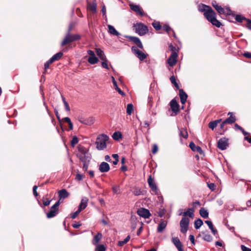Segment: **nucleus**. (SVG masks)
Instances as JSON below:
<instances>
[{"label": "nucleus", "instance_id": "obj_1", "mask_svg": "<svg viewBox=\"0 0 251 251\" xmlns=\"http://www.w3.org/2000/svg\"><path fill=\"white\" fill-rule=\"evenodd\" d=\"M199 10L204 12L203 14L206 19L213 25L217 27L221 26V23L216 19V13L210 6L204 4L200 5L199 6Z\"/></svg>", "mask_w": 251, "mask_h": 251}, {"label": "nucleus", "instance_id": "obj_2", "mask_svg": "<svg viewBox=\"0 0 251 251\" xmlns=\"http://www.w3.org/2000/svg\"><path fill=\"white\" fill-rule=\"evenodd\" d=\"M194 211L195 209L193 207L188 208L185 213H178V215L182 216V218L179 223L180 231L182 233H185L187 231L190 223L189 217L191 218H194Z\"/></svg>", "mask_w": 251, "mask_h": 251}, {"label": "nucleus", "instance_id": "obj_3", "mask_svg": "<svg viewBox=\"0 0 251 251\" xmlns=\"http://www.w3.org/2000/svg\"><path fill=\"white\" fill-rule=\"evenodd\" d=\"M109 139V137L105 134H101L98 136L96 139V148L98 150H103L107 147L106 142Z\"/></svg>", "mask_w": 251, "mask_h": 251}, {"label": "nucleus", "instance_id": "obj_4", "mask_svg": "<svg viewBox=\"0 0 251 251\" xmlns=\"http://www.w3.org/2000/svg\"><path fill=\"white\" fill-rule=\"evenodd\" d=\"M80 39V36L78 34L71 35L70 33H68L63 41L61 44L62 47L65 46L69 43L78 40Z\"/></svg>", "mask_w": 251, "mask_h": 251}, {"label": "nucleus", "instance_id": "obj_5", "mask_svg": "<svg viewBox=\"0 0 251 251\" xmlns=\"http://www.w3.org/2000/svg\"><path fill=\"white\" fill-rule=\"evenodd\" d=\"M135 32L140 36L145 35L148 31V27L145 25L139 23L134 25Z\"/></svg>", "mask_w": 251, "mask_h": 251}, {"label": "nucleus", "instance_id": "obj_6", "mask_svg": "<svg viewBox=\"0 0 251 251\" xmlns=\"http://www.w3.org/2000/svg\"><path fill=\"white\" fill-rule=\"evenodd\" d=\"M59 204L60 201H58L51 206L50 211L47 214V216L48 218H51L57 214Z\"/></svg>", "mask_w": 251, "mask_h": 251}, {"label": "nucleus", "instance_id": "obj_7", "mask_svg": "<svg viewBox=\"0 0 251 251\" xmlns=\"http://www.w3.org/2000/svg\"><path fill=\"white\" fill-rule=\"evenodd\" d=\"M131 50L140 60L142 61L147 57V54L139 50L136 47L133 46Z\"/></svg>", "mask_w": 251, "mask_h": 251}, {"label": "nucleus", "instance_id": "obj_8", "mask_svg": "<svg viewBox=\"0 0 251 251\" xmlns=\"http://www.w3.org/2000/svg\"><path fill=\"white\" fill-rule=\"evenodd\" d=\"M77 119L81 123L88 126H91L95 122V118L93 117L84 118L82 116H79Z\"/></svg>", "mask_w": 251, "mask_h": 251}, {"label": "nucleus", "instance_id": "obj_9", "mask_svg": "<svg viewBox=\"0 0 251 251\" xmlns=\"http://www.w3.org/2000/svg\"><path fill=\"white\" fill-rule=\"evenodd\" d=\"M77 156L83 163V167L87 168V163L90 161V157L88 155V153H78Z\"/></svg>", "mask_w": 251, "mask_h": 251}, {"label": "nucleus", "instance_id": "obj_10", "mask_svg": "<svg viewBox=\"0 0 251 251\" xmlns=\"http://www.w3.org/2000/svg\"><path fill=\"white\" fill-rule=\"evenodd\" d=\"M130 9L136 12L137 14H138L141 16H144V13L143 10L140 7L139 5L134 4L133 3H130L129 4Z\"/></svg>", "mask_w": 251, "mask_h": 251}, {"label": "nucleus", "instance_id": "obj_11", "mask_svg": "<svg viewBox=\"0 0 251 251\" xmlns=\"http://www.w3.org/2000/svg\"><path fill=\"white\" fill-rule=\"evenodd\" d=\"M137 214L144 218H149L151 216L150 211L146 208H141L139 209L137 211Z\"/></svg>", "mask_w": 251, "mask_h": 251}, {"label": "nucleus", "instance_id": "obj_12", "mask_svg": "<svg viewBox=\"0 0 251 251\" xmlns=\"http://www.w3.org/2000/svg\"><path fill=\"white\" fill-rule=\"evenodd\" d=\"M177 53H172L170 56L167 60V62L171 67L175 66L177 62Z\"/></svg>", "mask_w": 251, "mask_h": 251}, {"label": "nucleus", "instance_id": "obj_13", "mask_svg": "<svg viewBox=\"0 0 251 251\" xmlns=\"http://www.w3.org/2000/svg\"><path fill=\"white\" fill-rule=\"evenodd\" d=\"M228 146V140L226 138L219 139L218 142V147L221 150H226Z\"/></svg>", "mask_w": 251, "mask_h": 251}, {"label": "nucleus", "instance_id": "obj_14", "mask_svg": "<svg viewBox=\"0 0 251 251\" xmlns=\"http://www.w3.org/2000/svg\"><path fill=\"white\" fill-rule=\"evenodd\" d=\"M148 182L149 186L151 188V190L155 194H158V190L157 187L154 183L153 179L152 178L151 176H150L148 179Z\"/></svg>", "mask_w": 251, "mask_h": 251}, {"label": "nucleus", "instance_id": "obj_15", "mask_svg": "<svg viewBox=\"0 0 251 251\" xmlns=\"http://www.w3.org/2000/svg\"><path fill=\"white\" fill-rule=\"evenodd\" d=\"M172 241L178 251H183V245L178 237H173Z\"/></svg>", "mask_w": 251, "mask_h": 251}, {"label": "nucleus", "instance_id": "obj_16", "mask_svg": "<svg viewBox=\"0 0 251 251\" xmlns=\"http://www.w3.org/2000/svg\"><path fill=\"white\" fill-rule=\"evenodd\" d=\"M167 224V221L161 219L160 223L158 225L157 228V231L159 233L163 232L164 230L166 228Z\"/></svg>", "mask_w": 251, "mask_h": 251}, {"label": "nucleus", "instance_id": "obj_17", "mask_svg": "<svg viewBox=\"0 0 251 251\" xmlns=\"http://www.w3.org/2000/svg\"><path fill=\"white\" fill-rule=\"evenodd\" d=\"M110 170L109 165L105 162H102L99 165V170L101 173H105Z\"/></svg>", "mask_w": 251, "mask_h": 251}, {"label": "nucleus", "instance_id": "obj_18", "mask_svg": "<svg viewBox=\"0 0 251 251\" xmlns=\"http://www.w3.org/2000/svg\"><path fill=\"white\" fill-rule=\"evenodd\" d=\"M128 39L130 41L134 42L139 48L142 49L143 48L142 43L138 37L134 36H129Z\"/></svg>", "mask_w": 251, "mask_h": 251}, {"label": "nucleus", "instance_id": "obj_19", "mask_svg": "<svg viewBox=\"0 0 251 251\" xmlns=\"http://www.w3.org/2000/svg\"><path fill=\"white\" fill-rule=\"evenodd\" d=\"M170 106L172 110L175 112L177 113L179 111V105L177 101L175 99L172 100L170 102Z\"/></svg>", "mask_w": 251, "mask_h": 251}, {"label": "nucleus", "instance_id": "obj_20", "mask_svg": "<svg viewBox=\"0 0 251 251\" xmlns=\"http://www.w3.org/2000/svg\"><path fill=\"white\" fill-rule=\"evenodd\" d=\"M88 201V199L86 197H83L81 199V202L78 205V208L79 210L82 211L87 206V203Z\"/></svg>", "mask_w": 251, "mask_h": 251}, {"label": "nucleus", "instance_id": "obj_21", "mask_svg": "<svg viewBox=\"0 0 251 251\" xmlns=\"http://www.w3.org/2000/svg\"><path fill=\"white\" fill-rule=\"evenodd\" d=\"M235 20L238 22H240V23L243 22V21L244 20L246 21L247 22V27H248V28L251 29V27H250L249 26V25L251 23V21H250L249 20H248V19H246L244 17H243V16H241V15H237L236 16Z\"/></svg>", "mask_w": 251, "mask_h": 251}, {"label": "nucleus", "instance_id": "obj_22", "mask_svg": "<svg viewBox=\"0 0 251 251\" xmlns=\"http://www.w3.org/2000/svg\"><path fill=\"white\" fill-rule=\"evenodd\" d=\"M189 147L194 151H197L200 154H202L203 153V151L201 148L199 146H196L194 143L193 142L190 143Z\"/></svg>", "mask_w": 251, "mask_h": 251}, {"label": "nucleus", "instance_id": "obj_23", "mask_svg": "<svg viewBox=\"0 0 251 251\" xmlns=\"http://www.w3.org/2000/svg\"><path fill=\"white\" fill-rule=\"evenodd\" d=\"M179 97H180V101L182 104H185V103L186 101L187 98V95L183 91V89H179Z\"/></svg>", "mask_w": 251, "mask_h": 251}, {"label": "nucleus", "instance_id": "obj_24", "mask_svg": "<svg viewBox=\"0 0 251 251\" xmlns=\"http://www.w3.org/2000/svg\"><path fill=\"white\" fill-rule=\"evenodd\" d=\"M95 50L97 55L100 57V59L101 60H106V57L103 51L99 48H96Z\"/></svg>", "mask_w": 251, "mask_h": 251}, {"label": "nucleus", "instance_id": "obj_25", "mask_svg": "<svg viewBox=\"0 0 251 251\" xmlns=\"http://www.w3.org/2000/svg\"><path fill=\"white\" fill-rule=\"evenodd\" d=\"M107 27L108 28V32L111 34H113L116 36H118L120 35V33L116 30V29L113 26L108 25H107Z\"/></svg>", "mask_w": 251, "mask_h": 251}, {"label": "nucleus", "instance_id": "obj_26", "mask_svg": "<svg viewBox=\"0 0 251 251\" xmlns=\"http://www.w3.org/2000/svg\"><path fill=\"white\" fill-rule=\"evenodd\" d=\"M111 78H112V82L113 83L115 89L118 92V93L120 95H121L122 96H125V93L123 91H122L120 88H119V87L118 86L117 82L116 81L114 77L113 76H112Z\"/></svg>", "mask_w": 251, "mask_h": 251}, {"label": "nucleus", "instance_id": "obj_27", "mask_svg": "<svg viewBox=\"0 0 251 251\" xmlns=\"http://www.w3.org/2000/svg\"><path fill=\"white\" fill-rule=\"evenodd\" d=\"M58 195L60 199H65L67 198L69 194L66 190L63 189L58 192Z\"/></svg>", "mask_w": 251, "mask_h": 251}, {"label": "nucleus", "instance_id": "obj_28", "mask_svg": "<svg viewBox=\"0 0 251 251\" xmlns=\"http://www.w3.org/2000/svg\"><path fill=\"white\" fill-rule=\"evenodd\" d=\"M205 223L207 225L209 228L210 229L212 233L214 235H216L217 234V230L214 228L213 224L210 221H205Z\"/></svg>", "mask_w": 251, "mask_h": 251}, {"label": "nucleus", "instance_id": "obj_29", "mask_svg": "<svg viewBox=\"0 0 251 251\" xmlns=\"http://www.w3.org/2000/svg\"><path fill=\"white\" fill-rule=\"evenodd\" d=\"M102 237L101 233L99 232L98 234L94 237L92 241V243L94 245H97L100 241Z\"/></svg>", "mask_w": 251, "mask_h": 251}, {"label": "nucleus", "instance_id": "obj_30", "mask_svg": "<svg viewBox=\"0 0 251 251\" xmlns=\"http://www.w3.org/2000/svg\"><path fill=\"white\" fill-rule=\"evenodd\" d=\"M212 5L220 14H222L224 13L223 8H222L221 6L218 5L216 1H212Z\"/></svg>", "mask_w": 251, "mask_h": 251}, {"label": "nucleus", "instance_id": "obj_31", "mask_svg": "<svg viewBox=\"0 0 251 251\" xmlns=\"http://www.w3.org/2000/svg\"><path fill=\"white\" fill-rule=\"evenodd\" d=\"M63 55V54L62 52H59L53 55L52 57L50 58V61L54 62L55 61L58 60L62 57Z\"/></svg>", "mask_w": 251, "mask_h": 251}, {"label": "nucleus", "instance_id": "obj_32", "mask_svg": "<svg viewBox=\"0 0 251 251\" xmlns=\"http://www.w3.org/2000/svg\"><path fill=\"white\" fill-rule=\"evenodd\" d=\"M88 8L93 13H96L97 11V4L95 2L88 3Z\"/></svg>", "mask_w": 251, "mask_h": 251}, {"label": "nucleus", "instance_id": "obj_33", "mask_svg": "<svg viewBox=\"0 0 251 251\" xmlns=\"http://www.w3.org/2000/svg\"><path fill=\"white\" fill-rule=\"evenodd\" d=\"M179 136L180 137V140L181 141V138L183 137L184 138H187L188 137V133L187 130L185 128H181L179 129Z\"/></svg>", "mask_w": 251, "mask_h": 251}, {"label": "nucleus", "instance_id": "obj_34", "mask_svg": "<svg viewBox=\"0 0 251 251\" xmlns=\"http://www.w3.org/2000/svg\"><path fill=\"white\" fill-rule=\"evenodd\" d=\"M99 61L98 58L95 56H89L88 59V62L91 64H95Z\"/></svg>", "mask_w": 251, "mask_h": 251}, {"label": "nucleus", "instance_id": "obj_35", "mask_svg": "<svg viewBox=\"0 0 251 251\" xmlns=\"http://www.w3.org/2000/svg\"><path fill=\"white\" fill-rule=\"evenodd\" d=\"M221 121V119L217 120L214 121L210 122L208 124V126L210 128L212 129V130L215 128L217 125Z\"/></svg>", "mask_w": 251, "mask_h": 251}, {"label": "nucleus", "instance_id": "obj_36", "mask_svg": "<svg viewBox=\"0 0 251 251\" xmlns=\"http://www.w3.org/2000/svg\"><path fill=\"white\" fill-rule=\"evenodd\" d=\"M200 214L203 218H207L208 217V212L204 208H201L200 210Z\"/></svg>", "mask_w": 251, "mask_h": 251}, {"label": "nucleus", "instance_id": "obj_37", "mask_svg": "<svg viewBox=\"0 0 251 251\" xmlns=\"http://www.w3.org/2000/svg\"><path fill=\"white\" fill-rule=\"evenodd\" d=\"M202 234L203 235V239L205 241L210 242L212 240V237L207 232H203Z\"/></svg>", "mask_w": 251, "mask_h": 251}, {"label": "nucleus", "instance_id": "obj_38", "mask_svg": "<svg viewBox=\"0 0 251 251\" xmlns=\"http://www.w3.org/2000/svg\"><path fill=\"white\" fill-rule=\"evenodd\" d=\"M202 224H203L202 221L200 219H198L195 221V223H194L195 228L196 229H198L200 228V227L202 225Z\"/></svg>", "mask_w": 251, "mask_h": 251}, {"label": "nucleus", "instance_id": "obj_39", "mask_svg": "<svg viewBox=\"0 0 251 251\" xmlns=\"http://www.w3.org/2000/svg\"><path fill=\"white\" fill-rule=\"evenodd\" d=\"M112 137L114 140H118L122 138V135L120 132L116 131V132H114Z\"/></svg>", "mask_w": 251, "mask_h": 251}, {"label": "nucleus", "instance_id": "obj_40", "mask_svg": "<svg viewBox=\"0 0 251 251\" xmlns=\"http://www.w3.org/2000/svg\"><path fill=\"white\" fill-rule=\"evenodd\" d=\"M235 121V117L231 115L229 117L225 120V123L228 124H232L234 123Z\"/></svg>", "mask_w": 251, "mask_h": 251}, {"label": "nucleus", "instance_id": "obj_41", "mask_svg": "<svg viewBox=\"0 0 251 251\" xmlns=\"http://www.w3.org/2000/svg\"><path fill=\"white\" fill-rule=\"evenodd\" d=\"M62 120L68 123L70 130H72L73 129V124L69 117H65L62 119Z\"/></svg>", "mask_w": 251, "mask_h": 251}, {"label": "nucleus", "instance_id": "obj_42", "mask_svg": "<svg viewBox=\"0 0 251 251\" xmlns=\"http://www.w3.org/2000/svg\"><path fill=\"white\" fill-rule=\"evenodd\" d=\"M130 237L129 235H128L124 240L120 241L118 242V246L122 247L125 244H126L128 241L129 240Z\"/></svg>", "mask_w": 251, "mask_h": 251}, {"label": "nucleus", "instance_id": "obj_43", "mask_svg": "<svg viewBox=\"0 0 251 251\" xmlns=\"http://www.w3.org/2000/svg\"><path fill=\"white\" fill-rule=\"evenodd\" d=\"M133 110V106L131 103H128L127 105L126 113L128 115H130Z\"/></svg>", "mask_w": 251, "mask_h": 251}, {"label": "nucleus", "instance_id": "obj_44", "mask_svg": "<svg viewBox=\"0 0 251 251\" xmlns=\"http://www.w3.org/2000/svg\"><path fill=\"white\" fill-rule=\"evenodd\" d=\"M170 79L171 83L173 84L177 89H178L179 85L176 82L175 77L174 75H172L170 77Z\"/></svg>", "mask_w": 251, "mask_h": 251}, {"label": "nucleus", "instance_id": "obj_45", "mask_svg": "<svg viewBox=\"0 0 251 251\" xmlns=\"http://www.w3.org/2000/svg\"><path fill=\"white\" fill-rule=\"evenodd\" d=\"M132 193L135 196H139L142 194V191L141 189L137 188H133Z\"/></svg>", "mask_w": 251, "mask_h": 251}, {"label": "nucleus", "instance_id": "obj_46", "mask_svg": "<svg viewBox=\"0 0 251 251\" xmlns=\"http://www.w3.org/2000/svg\"><path fill=\"white\" fill-rule=\"evenodd\" d=\"M106 250L105 247L103 245H98L97 246L95 251H105Z\"/></svg>", "mask_w": 251, "mask_h": 251}, {"label": "nucleus", "instance_id": "obj_47", "mask_svg": "<svg viewBox=\"0 0 251 251\" xmlns=\"http://www.w3.org/2000/svg\"><path fill=\"white\" fill-rule=\"evenodd\" d=\"M152 26L156 30H159L161 28V25L159 22L153 23Z\"/></svg>", "mask_w": 251, "mask_h": 251}, {"label": "nucleus", "instance_id": "obj_48", "mask_svg": "<svg viewBox=\"0 0 251 251\" xmlns=\"http://www.w3.org/2000/svg\"><path fill=\"white\" fill-rule=\"evenodd\" d=\"M78 142V138L76 136H75L73 137L71 141V145L72 147H74Z\"/></svg>", "mask_w": 251, "mask_h": 251}, {"label": "nucleus", "instance_id": "obj_49", "mask_svg": "<svg viewBox=\"0 0 251 251\" xmlns=\"http://www.w3.org/2000/svg\"><path fill=\"white\" fill-rule=\"evenodd\" d=\"M112 190L114 194H119L120 193V187L119 186L116 185L112 187Z\"/></svg>", "mask_w": 251, "mask_h": 251}, {"label": "nucleus", "instance_id": "obj_50", "mask_svg": "<svg viewBox=\"0 0 251 251\" xmlns=\"http://www.w3.org/2000/svg\"><path fill=\"white\" fill-rule=\"evenodd\" d=\"M101 66L103 68L106 69L107 70L109 69L108 65V61L106 58V60H102Z\"/></svg>", "mask_w": 251, "mask_h": 251}, {"label": "nucleus", "instance_id": "obj_51", "mask_svg": "<svg viewBox=\"0 0 251 251\" xmlns=\"http://www.w3.org/2000/svg\"><path fill=\"white\" fill-rule=\"evenodd\" d=\"M81 211L80 210L78 209V210L76 211L75 212L71 214V218H72L73 219H75V218L77 217V216L78 215V214Z\"/></svg>", "mask_w": 251, "mask_h": 251}, {"label": "nucleus", "instance_id": "obj_52", "mask_svg": "<svg viewBox=\"0 0 251 251\" xmlns=\"http://www.w3.org/2000/svg\"><path fill=\"white\" fill-rule=\"evenodd\" d=\"M223 12L224 13L222 14L230 15L231 13V11L229 7L223 8Z\"/></svg>", "mask_w": 251, "mask_h": 251}, {"label": "nucleus", "instance_id": "obj_53", "mask_svg": "<svg viewBox=\"0 0 251 251\" xmlns=\"http://www.w3.org/2000/svg\"><path fill=\"white\" fill-rule=\"evenodd\" d=\"M53 62V61H50V59L47 61L44 65L45 70H47L49 68L50 65Z\"/></svg>", "mask_w": 251, "mask_h": 251}, {"label": "nucleus", "instance_id": "obj_54", "mask_svg": "<svg viewBox=\"0 0 251 251\" xmlns=\"http://www.w3.org/2000/svg\"><path fill=\"white\" fill-rule=\"evenodd\" d=\"M208 188L211 190L212 191H214L215 189L216 185L213 183H210L209 184H208Z\"/></svg>", "mask_w": 251, "mask_h": 251}, {"label": "nucleus", "instance_id": "obj_55", "mask_svg": "<svg viewBox=\"0 0 251 251\" xmlns=\"http://www.w3.org/2000/svg\"><path fill=\"white\" fill-rule=\"evenodd\" d=\"M169 48L170 50L171 51H172V53L177 52L176 51V47H174L173 45H170L169 46Z\"/></svg>", "mask_w": 251, "mask_h": 251}, {"label": "nucleus", "instance_id": "obj_56", "mask_svg": "<svg viewBox=\"0 0 251 251\" xmlns=\"http://www.w3.org/2000/svg\"><path fill=\"white\" fill-rule=\"evenodd\" d=\"M37 186L34 185L33 187V193L34 196L36 197L38 195V193L37 192Z\"/></svg>", "mask_w": 251, "mask_h": 251}, {"label": "nucleus", "instance_id": "obj_57", "mask_svg": "<svg viewBox=\"0 0 251 251\" xmlns=\"http://www.w3.org/2000/svg\"><path fill=\"white\" fill-rule=\"evenodd\" d=\"M158 151V147L156 145H154L152 149V152L153 154H155L156 153V152Z\"/></svg>", "mask_w": 251, "mask_h": 251}, {"label": "nucleus", "instance_id": "obj_58", "mask_svg": "<svg viewBox=\"0 0 251 251\" xmlns=\"http://www.w3.org/2000/svg\"><path fill=\"white\" fill-rule=\"evenodd\" d=\"M163 29L166 31L169 32L171 30V27L168 25H165L163 26Z\"/></svg>", "mask_w": 251, "mask_h": 251}, {"label": "nucleus", "instance_id": "obj_59", "mask_svg": "<svg viewBox=\"0 0 251 251\" xmlns=\"http://www.w3.org/2000/svg\"><path fill=\"white\" fill-rule=\"evenodd\" d=\"M241 247L242 251H251V249H250L248 247H246L244 245H241Z\"/></svg>", "mask_w": 251, "mask_h": 251}, {"label": "nucleus", "instance_id": "obj_60", "mask_svg": "<svg viewBox=\"0 0 251 251\" xmlns=\"http://www.w3.org/2000/svg\"><path fill=\"white\" fill-rule=\"evenodd\" d=\"M189 240L191 241V242L192 243V244H193V245H195V237L194 235H190L189 236Z\"/></svg>", "mask_w": 251, "mask_h": 251}, {"label": "nucleus", "instance_id": "obj_61", "mask_svg": "<svg viewBox=\"0 0 251 251\" xmlns=\"http://www.w3.org/2000/svg\"><path fill=\"white\" fill-rule=\"evenodd\" d=\"M50 201H51L50 200H49L48 199H47L46 200L44 201H43V205H44V206H46L49 205L50 204Z\"/></svg>", "mask_w": 251, "mask_h": 251}, {"label": "nucleus", "instance_id": "obj_62", "mask_svg": "<svg viewBox=\"0 0 251 251\" xmlns=\"http://www.w3.org/2000/svg\"><path fill=\"white\" fill-rule=\"evenodd\" d=\"M65 109L67 111H70V108L69 107V104L67 102H65V103H64Z\"/></svg>", "mask_w": 251, "mask_h": 251}, {"label": "nucleus", "instance_id": "obj_63", "mask_svg": "<svg viewBox=\"0 0 251 251\" xmlns=\"http://www.w3.org/2000/svg\"><path fill=\"white\" fill-rule=\"evenodd\" d=\"M81 225L80 223L73 224L72 226L75 228H78Z\"/></svg>", "mask_w": 251, "mask_h": 251}, {"label": "nucleus", "instance_id": "obj_64", "mask_svg": "<svg viewBox=\"0 0 251 251\" xmlns=\"http://www.w3.org/2000/svg\"><path fill=\"white\" fill-rule=\"evenodd\" d=\"M244 56L248 58H251V53L248 52H245L244 53Z\"/></svg>", "mask_w": 251, "mask_h": 251}]
</instances>
